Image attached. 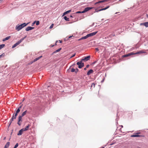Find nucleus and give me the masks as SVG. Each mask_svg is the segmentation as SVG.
Masks as SVG:
<instances>
[{
	"label": "nucleus",
	"instance_id": "f257e3e1",
	"mask_svg": "<svg viewBox=\"0 0 148 148\" xmlns=\"http://www.w3.org/2000/svg\"><path fill=\"white\" fill-rule=\"evenodd\" d=\"M27 111L26 110L23 112L21 115H19L18 118L17 124L18 125L20 126L21 124V122H22V117L24 116L26 114Z\"/></svg>",
	"mask_w": 148,
	"mask_h": 148
},
{
	"label": "nucleus",
	"instance_id": "f03ea898",
	"mask_svg": "<svg viewBox=\"0 0 148 148\" xmlns=\"http://www.w3.org/2000/svg\"><path fill=\"white\" fill-rule=\"evenodd\" d=\"M29 23H24L20 25H16L15 28H24V27L26 26Z\"/></svg>",
	"mask_w": 148,
	"mask_h": 148
},
{
	"label": "nucleus",
	"instance_id": "7ed1b4c3",
	"mask_svg": "<svg viewBox=\"0 0 148 148\" xmlns=\"http://www.w3.org/2000/svg\"><path fill=\"white\" fill-rule=\"evenodd\" d=\"M82 61L81 60V61L78 62H77V64L78 66V68L81 69L84 66V63L82 62Z\"/></svg>",
	"mask_w": 148,
	"mask_h": 148
},
{
	"label": "nucleus",
	"instance_id": "20e7f679",
	"mask_svg": "<svg viewBox=\"0 0 148 148\" xmlns=\"http://www.w3.org/2000/svg\"><path fill=\"white\" fill-rule=\"evenodd\" d=\"M140 133H137L131 136L132 137H144L145 136L144 135H139L138 134H140Z\"/></svg>",
	"mask_w": 148,
	"mask_h": 148
},
{
	"label": "nucleus",
	"instance_id": "39448f33",
	"mask_svg": "<svg viewBox=\"0 0 148 148\" xmlns=\"http://www.w3.org/2000/svg\"><path fill=\"white\" fill-rule=\"evenodd\" d=\"M97 32H95L92 33H90L87 35L88 38L95 35L97 33Z\"/></svg>",
	"mask_w": 148,
	"mask_h": 148
},
{
	"label": "nucleus",
	"instance_id": "423d86ee",
	"mask_svg": "<svg viewBox=\"0 0 148 148\" xmlns=\"http://www.w3.org/2000/svg\"><path fill=\"white\" fill-rule=\"evenodd\" d=\"M90 58V56H87L85 57L84 59H82L81 60L82 61H86L89 60Z\"/></svg>",
	"mask_w": 148,
	"mask_h": 148
},
{
	"label": "nucleus",
	"instance_id": "0eeeda50",
	"mask_svg": "<svg viewBox=\"0 0 148 148\" xmlns=\"http://www.w3.org/2000/svg\"><path fill=\"white\" fill-rule=\"evenodd\" d=\"M92 8H90V7H86V8H85L84 9V10H83L82 11V12H84V13H85V12L88 11L89 10H90Z\"/></svg>",
	"mask_w": 148,
	"mask_h": 148
},
{
	"label": "nucleus",
	"instance_id": "6e6552de",
	"mask_svg": "<svg viewBox=\"0 0 148 148\" xmlns=\"http://www.w3.org/2000/svg\"><path fill=\"white\" fill-rule=\"evenodd\" d=\"M134 52H131L130 53H128V54L124 55L123 56L124 57H128V56H131V55H134Z\"/></svg>",
	"mask_w": 148,
	"mask_h": 148
},
{
	"label": "nucleus",
	"instance_id": "1a4fd4ad",
	"mask_svg": "<svg viewBox=\"0 0 148 148\" xmlns=\"http://www.w3.org/2000/svg\"><path fill=\"white\" fill-rule=\"evenodd\" d=\"M140 25H144L146 27H148V22H146L144 23H141L140 24Z\"/></svg>",
	"mask_w": 148,
	"mask_h": 148
},
{
	"label": "nucleus",
	"instance_id": "9d476101",
	"mask_svg": "<svg viewBox=\"0 0 148 148\" xmlns=\"http://www.w3.org/2000/svg\"><path fill=\"white\" fill-rule=\"evenodd\" d=\"M23 130V129H22L21 130H20L19 131V132H18V133L17 134V135H18V136H19V135H22V133H23V131H24Z\"/></svg>",
	"mask_w": 148,
	"mask_h": 148
},
{
	"label": "nucleus",
	"instance_id": "9b49d317",
	"mask_svg": "<svg viewBox=\"0 0 148 148\" xmlns=\"http://www.w3.org/2000/svg\"><path fill=\"white\" fill-rule=\"evenodd\" d=\"M30 125L29 124H28L25 128H22V129L23 130H24V131H26L27 130H28L29 127H30Z\"/></svg>",
	"mask_w": 148,
	"mask_h": 148
},
{
	"label": "nucleus",
	"instance_id": "f8f14e48",
	"mask_svg": "<svg viewBox=\"0 0 148 148\" xmlns=\"http://www.w3.org/2000/svg\"><path fill=\"white\" fill-rule=\"evenodd\" d=\"M93 72V71L92 69L90 70L87 73V75H90Z\"/></svg>",
	"mask_w": 148,
	"mask_h": 148
},
{
	"label": "nucleus",
	"instance_id": "ddd939ff",
	"mask_svg": "<svg viewBox=\"0 0 148 148\" xmlns=\"http://www.w3.org/2000/svg\"><path fill=\"white\" fill-rule=\"evenodd\" d=\"M109 6H108L107 7L105 8H102V9H101L97 11H96V12H98L99 11H102V10H105L107 9L108 8H109Z\"/></svg>",
	"mask_w": 148,
	"mask_h": 148
},
{
	"label": "nucleus",
	"instance_id": "4468645a",
	"mask_svg": "<svg viewBox=\"0 0 148 148\" xmlns=\"http://www.w3.org/2000/svg\"><path fill=\"white\" fill-rule=\"evenodd\" d=\"M71 12V10H69L68 11L65 12H64L63 13V16H64L66 14H67L70 12Z\"/></svg>",
	"mask_w": 148,
	"mask_h": 148
},
{
	"label": "nucleus",
	"instance_id": "2eb2a0df",
	"mask_svg": "<svg viewBox=\"0 0 148 148\" xmlns=\"http://www.w3.org/2000/svg\"><path fill=\"white\" fill-rule=\"evenodd\" d=\"M106 1H107L106 0H103L99 1L98 2H97L96 3H95V4L96 5L97 4H98L100 3L104 2H106Z\"/></svg>",
	"mask_w": 148,
	"mask_h": 148
},
{
	"label": "nucleus",
	"instance_id": "dca6fc26",
	"mask_svg": "<svg viewBox=\"0 0 148 148\" xmlns=\"http://www.w3.org/2000/svg\"><path fill=\"white\" fill-rule=\"evenodd\" d=\"M88 38V37L87 36V35H86V36H83L81 38L79 39L78 40L79 41V40H83V39H86L87 38Z\"/></svg>",
	"mask_w": 148,
	"mask_h": 148
},
{
	"label": "nucleus",
	"instance_id": "f3484780",
	"mask_svg": "<svg viewBox=\"0 0 148 148\" xmlns=\"http://www.w3.org/2000/svg\"><path fill=\"white\" fill-rule=\"evenodd\" d=\"M22 105H21L18 108V109L16 111V112L17 113H18L20 111V109L22 107Z\"/></svg>",
	"mask_w": 148,
	"mask_h": 148
},
{
	"label": "nucleus",
	"instance_id": "a211bd4d",
	"mask_svg": "<svg viewBox=\"0 0 148 148\" xmlns=\"http://www.w3.org/2000/svg\"><path fill=\"white\" fill-rule=\"evenodd\" d=\"M145 53V52L144 51H138L137 52L134 53V54H139V53Z\"/></svg>",
	"mask_w": 148,
	"mask_h": 148
},
{
	"label": "nucleus",
	"instance_id": "6ab92c4d",
	"mask_svg": "<svg viewBox=\"0 0 148 148\" xmlns=\"http://www.w3.org/2000/svg\"><path fill=\"white\" fill-rule=\"evenodd\" d=\"M14 116H14V114L10 121V124L12 123V122L13 121L14 119Z\"/></svg>",
	"mask_w": 148,
	"mask_h": 148
},
{
	"label": "nucleus",
	"instance_id": "aec40b11",
	"mask_svg": "<svg viewBox=\"0 0 148 148\" xmlns=\"http://www.w3.org/2000/svg\"><path fill=\"white\" fill-rule=\"evenodd\" d=\"M42 56H40L37 58H36L34 60V61L33 62H35L36 61H37V60H38L40 58H42Z\"/></svg>",
	"mask_w": 148,
	"mask_h": 148
},
{
	"label": "nucleus",
	"instance_id": "412c9836",
	"mask_svg": "<svg viewBox=\"0 0 148 148\" xmlns=\"http://www.w3.org/2000/svg\"><path fill=\"white\" fill-rule=\"evenodd\" d=\"M10 36L6 37L5 38L3 39L2 40H3V41H6V40H7L8 39H9L10 38Z\"/></svg>",
	"mask_w": 148,
	"mask_h": 148
},
{
	"label": "nucleus",
	"instance_id": "4be33fe9",
	"mask_svg": "<svg viewBox=\"0 0 148 148\" xmlns=\"http://www.w3.org/2000/svg\"><path fill=\"white\" fill-rule=\"evenodd\" d=\"M10 144V142H7V143L5 145L4 147H6L7 148H8Z\"/></svg>",
	"mask_w": 148,
	"mask_h": 148
},
{
	"label": "nucleus",
	"instance_id": "5701e85b",
	"mask_svg": "<svg viewBox=\"0 0 148 148\" xmlns=\"http://www.w3.org/2000/svg\"><path fill=\"white\" fill-rule=\"evenodd\" d=\"M10 144V142H7V143L5 145L4 147H6L7 148H8Z\"/></svg>",
	"mask_w": 148,
	"mask_h": 148
},
{
	"label": "nucleus",
	"instance_id": "b1692460",
	"mask_svg": "<svg viewBox=\"0 0 148 148\" xmlns=\"http://www.w3.org/2000/svg\"><path fill=\"white\" fill-rule=\"evenodd\" d=\"M94 25H95L94 27H96L97 26V23H93L91 25H90V27H93V26H94Z\"/></svg>",
	"mask_w": 148,
	"mask_h": 148
},
{
	"label": "nucleus",
	"instance_id": "393cba45",
	"mask_svg": "<svg viewBox=\"0 0 148 148\" xmlns=\"http://www.w3.org/2000/svg\"><path fill=\"white\" fill-rule=\"evenodd\" d=\"M65 20L67 21H69V18L66 17V16H64V17Z\"/></svg>",
	"mask_w": 148,
	"mask_h": 148
},
{
	"label": "nucleus",
	"instance_id": "a878e982",
	"mask_svg": "<svg viewBox=\"0 0 148 148\" xmlns=\"http://www.w3.org/2000/svg\"><path fill=\"white\" fill-rule=\"evenodd\" d=\"M5 45L4 44H2L0 45V50L4 47Z\"/></svg>",
	"mask_w": 148,
	"mask_h": 148
},
{
	"label": "nucleus",
	"instance_id": "bb28decb",
	"mask_svg": "<svg viewBox=\"0 0 148 148\" xmlns=\"http://www.w3.org/2000/svg\"><path fill=\"white\" fill-rule=\"evenodd\" d=\"M35 23H36V25H38L39 24V21H35Z\"/></svg>",
	"mask_w": 148,
	"mask_h": 148
},
{
	"label": "nucleus",
	"instance_id": "cd10ccee",
	"mask_svg": "<svg viewBox=\"0 0 148 148\" xmlns=\"http://www.w3.org/2000/svg\"><path fill=\"white\" fill-rule=\"evenodd\" d=\"M26 36H25L23 38L19 40L21 42L25 38Z\"/></svg>",
	"mask_w": 148,
	"mask_h": 148
},
{
	"label": "nucleus",
	"instance_id": "c85d7f7f",
	"mask_svg": "<svg viewBox=\"0 0 148 148\" xmlns=\"http://www.w3.org/2000/svg\"><path fill=\"white\" fill-rule=\"evenodd\" d=\"M61 48L59 49H58L56 50V51H54V53H56V52H59L61 50Z\"/></svg>",
	"mask_w": 148,
	"mask_h": 148
},
{
	"label": "nucleus",
	"instance_id": "c756f323",
	"mask_svg": "<svg viewBox=\"0 0 148 148\" xmlns=\"http://www.w3.org/2000/svg\"><path fill=\"white\" fill-rule=\"evenodd\" d=\"M84 13V12H82V11H77L75 13V14H78V13Z\"/></svg>",
	"mask_w": 148,
	"mask_h": 148
},
{
	"label": "nucleus",
	"instance_id": "7c9ffc66",
	"mask_svg": "<svg viewBox=\"0 0 148 148\" xmlns=\"http://www.w3.org/2000/svg\"><path fill=\"white\" fill-rule=\"evenodd\" d=\"M5 56V54L4 53L0 56V58L2 57H4Z\"/></svg>",
	"mask_w": 148,
	"mask_h": 148
},
{
	"label": "nucleus",
	"instance_id": "2f4dec72",
	"mask_svg": "<svg viewBox=\"0 0 148 148\" xmlns=\"http://www.w3.org/2000/svg\"><path fill=\"white\" fill-rule=\"evenodd\" d=\"M75 69L74 68H72L71 69V72H75Z\"/></svg>",
	"mask_w": 148,
	"mask_h": 148
},
{
	"label": "nucleus",
	"instance_id": "473e14b6",
	"mask_svg": "<svg viewBox=\"0 0 148 148\" xmlns=\"http://www.w3.org/2000/svg\"><path fill=\"white\" fill-rule=\"evenodd\" d=\"M33 29V28H26L25 30L26 31H28L31 30Z\"/></svg>",
	"mask_w": 148,
	"mask_h": 148
},
{
	"label": "nucleus",
	"instance_id": "72a5a7b5",
	"mask_svg": "<svg viewBox=\"0 0 148 148\" xmlns=\"http://www.w3.org/2000/svg\"><path fill=\"white\" fill-rule=\"evenodd\" d=\"M17 45V44L16 43L12 47V48H13L14 47H16Z\"/></svg>",
	"mask_w": 148,
	"mask_h": 148
},
{
	"label": "nucleus",
	"instance_id": "f704fd0d",
	"mask_svg": "<svg viewBox=\"0 0 148 148\" xmlns=\"http://www.w3.org/2000/svg\"><path fill=\"white\" fill-rule=\"evenodd\" d=\"M18 143H17L15 145V146L14 147V148H17L18 147Z\"/></svg>",
	"mask_w": 148,
	"mask_h": 148
},
{
	"label": "nucleus",
	"instance_id": "c9c22d12",
	"mask_svg": "<svg viewBox=\"0 0 148 148\" xmlns=\"http://www.w3.org/2000/svg\"><path fill=\"white\" fill-rule=\"evenodd\" d=\"M75 17V16L74 15H71L70 16V18H72Z\"/></svg>",
	"mask_w": 148,
	"mask_h": 148
},
{
	"label": "nucleus",
	"instance_id": "e433bc0d",
	"mask_svg": "<svg viewBox=\"0 0 148 148\" xmlns=\"http://www.w3.org/2000/svg\"><path fill=\"white\" fill-rule=\"evenodd\" d=\"M35 21H34L32 23L31 25L32 26H34V25L35 24Z\"/></svg>",
	"mask_w": 148,
	"mask_h": 148
},
{
	"label": "nucleus",
	"instance_id": "4c0bfd02",
	"mask_svg": "<svg viewBox=\"0 0 148 148\" xmlns=\"http://www.w3.org/2000/svg\"><path fill=\"white\" fill-rule=\"evenodd\" d=\"M18 113H17L16 112L15 114L14 115V119H15L16 118V116L17 115Z\"/></svg>",
	"mask_w": 148,
	"mask_h": 148
},
{
	"label": "nucleus",
	"instance_id": "58836bf2",
	"mask_svg": "<svg viewBox=\"0 0 148 148\" xmlns=\"http://www.w3.org/2000/svg\"><path fill=\"white\" fill-rule=\"evenodd\" d=\"M53 24H51V25H50V27H49V28H53Z\"/></svg>",
	"mask_w": 148,
	"mask_h": 148
},
{
	"label": "nucleus",
	"instance_id": "ea45409f",
	"mask_svg": "<svg viewBox=\"0 0 148 148\" xmlns=\"http://www.w3.org/2000/svg\"><path fill=\"white\" fill-rule=\"evenodd\" d=\"M21 43V42L19 41H18L16 43V44H17V45H18Z\"/></svg>",
	"mask_w": 148,
	"mask_h": 148
},
{
	"label": "nucleus",
	"instance_id": "a19ab883",
	"mask_svg": "<svg viewBox=\"0 0 148 148\" xmlns=\"http://www.w3.org/2000/svg\"><path fill=\"white\" fill-rule=\"evenodd\" d=\"M78 71V69L77 68H76L75 69V73H77Z\"/></svg>",
	"mask_w": 148,
	"mask_h": 148
},
{
	"label": "nucleus",
	"instance_id": "79ce46f5",
	"mask_svg": "<svg viewBox=\"0 0 148 148\" xmlns=\"http://www.w3.org/2000/svg\"><path fill=\"white\" fill-rule=\"evenodd\" d=\"M95 84L94 83H92V85H91V87H92L93 86H94V87H95Z\"/></svg>",
	"mask_w": 148,
	"mask_h": 148
},
{
	"label": "nucleus",
	"instance_id": "37998d69",
	"mask_svg": "<svg viewBox=\"0 0 148 148\" xmlns=\"http://www.w3.org/2000/svg\"><path fill=\"white\" fill-rule=\"evenodd\" d=\"M75 54H74L73 55H72V56L71 57V58H72V57H74V56H75Z\"/></svg>",
	"mask_w": 148,
	"mask_h": 148
},
{
	"label": "nucleus",
	"instance_id": "c03bdc74",
	"mask_svg": "<svg viewBox=\"0 0 148 148\" xmlns=\"http://www.w3.org/2000/svg\"><path fill=\"white\" fill-rule=\"evenodd\" d=\"M22 28H16V29L18 31H19Z\"/></svg>",
	"mask_w": 148,
	"mask_h": 148
},
{
	"label": "nucleus",
	"instance_id": "a18cd8bd",
	"mask_svg": "<svg viewBox=\"0 0 148 148\" xmlns=\"http://www.w3.org/2000/svg\"><path fill=\"white\" fill-rule=\"evenodd\" d=\"M27 28H34V27H33L31 26H28Z\"/></svg>",
	"mask_w": 148,
	"mask_h": 148
},
{
	"label": "nucleus",
	"instance_id": "49530a36",
	"mask_svg": "<svg viewBox=\"0 0 148 148\" xmlns=\"http://www.w3.org/2000/svg\"><path fill=\"white\" fill-rule=\"evenodd\" d=\"M95 49L97 51H98L99 50V49L98 48H95Z\"/></svg>",
	"mask_w": 148,
	"mask_h": 148
},
{
	"label": "nucleus",
	"instance_id": "de8ad7c7",
	"mask_svg": "<svg viewBox=\"0 0 148 148\" xmlns=\"http://www.w3.org/2000/svg\"><path fill=\"white\" fill-rule=\"evenodd\" d=\"M89 66V64H88L86 66V68H88Z\"/></svg>",
	"mask_w": 148,
	"mask_h": 148
},
{
	"label": "nucleus",
	"instance_id": "09e8293b",
	"mask_svg": "<svg viewBox=\"0 0 148 148\" xmlns=\"http://www.w3.org/2000/svg\"><path fill=\"white\" fill-rule=\"evenodd\" d=\"M73 36V35H72V36H69L68 37V38H71Z\"/></svg>",
	"mask_w": 148,
	"mask_h": 148
},
{
	"label": "nucleus",
	"instance_id": "8fccbe9b",
	"mask_svg": "<svg viewBox=\"0 0 148 148\" xmlns=\"http://www.w3.org/2000/svg\"><path fill=\"white\" fill-rule=\"evenodd\" d=\"M59 41L60 43H61L62 42V40H59Z\"/></svg>",
	"mask_w": 148,
	"mask_h": 148
},
{
	"label": "nucleus",
	"instance_id": "3c124183",
	"mask_svg": "<svg viewBox=\"0 0 148 148\" xmlns=\"http://www.w3.org/2000/svg\"><path fill=\"white\" fill-rule=\"evenodd\" d=\"M86 68H84V70H86Z\"/></svg>",
	"mask_w": 148,
	"mask_h": 148
},
{
	"label": "nucleus",
	"instance_id": "603ef678",
	"mask_svg": "<svg viewBox=\"0 0 148 148\" xmlns=\"http://www.w3.org/2000/svg\"><path fill=\"white\" fill-rule=\"evenodd\" d=\"M58 42V41H57L56 42V44H55V45H57V44H56V42Z\"/></svg>",
	"mask_w": 148,
	"mask_h": 148
},
{
	"label": "nucleus",
	"instance_id": "864d4df0",
	"mask_svg": "<svg viewBox=\"0 0 148 148\" xmlns=\"http://www.w3.org/2000/svg\"><path fill=\"white\" fill-rule=\"evenodd\" d=\"M147 18H148V14L147 15Z\"/></svg>",
	"mask_w": 148,
	"mask_h": 148
},
{
	"label": "nucleus",
	"instance_id": "5fc2aeb1",
	"mask_svg": "<svg viewBox=\"0 0 148 148\" xmlns=\"http://www.w3.org/2000/svg\"><path fill=\"white\" fill-rule=\"evenodd\" d=\"M54 46V45H53L51 47H53Z\"/></svg>",
	"mask_w": 148,
	"mask_h": 148
},
{
	"label": "nucleus",
	"instance_id": "6e6d98bb",
	"mask_svg": "<svg viewBox=\"0 0 148 148\" xmlns=\"http://www.w3.org/2000/svg\"><path fill=\"white\" fill-rule=\"evenodd\" d=\"M117 12H116V13H115V14H117Z\"/></svg>",
	"mask_w": 148,
	"mask_h": 148
},
{
	"label": "nucleus",
	"instance_id": "4d7b16f0",
	"mask_svg": "<svg viewBox=\"0 0 148 148\" xmlns=\"http://www.w3.org/2000/svg\"><path fill=\"white\" fill-rule=\"evenodd\" d=\"M121 126L122 127H123V126L122 125H121Z\"/></svg>",
	"mask_w": 148,
	"mask_h": 148
},
{
	"label": "nucleus",
	"instance_id": "13d9d810",
	"mask_svg": "<svg viewBox=\"0 0 148 148\" xmlns=\"http://www.w3.org/2000/svg\"><path fill=\"white\" fill-rule=\"evenodd\" d=\"M2 0H0V2L1 1H2Z\"/></svg>",
	"mask_w": 148,
	"mask_h": 148
},
{
	"label": "nucleus",
	"instance_id": "bf43d9fd",
	"mask_svg": "<svg viewBox=\"0 0 148 148\" xmlns=\"http://www.w3.org/2000/svg\"><path fill=\"white\" fill-rule=\"evenodd\" d=\"M104 148V147H102V148Z\"/></svg>",
	"mask_w": 148,
	"mask_h": 148
}]
</instances>
